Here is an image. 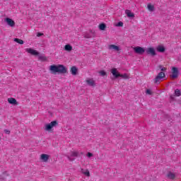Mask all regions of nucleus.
<instances>
[{
  "label": "nucleus",
  "mask_w": 181,
  "mask_h": 181,
  "mask_svg": "<svg viewBox=\"0 0 181 181\" xmlns=\"http://www.w3.org/2000/svg\"><path fill=\"white\" fill-rule=\"evenodd\" d=\"M79 155L80 153L78 152V151H71L66 154V157L69 160H70V162H73V160L76 159L75 158H77V156H78Z\"/></svg>",
  "instance_id": "3"
},
{
  "label": "nucleus",
  "mask_w": 181,
  "mask_h": 181,
  "mask_svg": "<svg viewBox=\"0 0 181 181\" xmlns=\"http://www.w3.org/2000/svg\"><path fill=\"white\" fill-rule=\"evenodd\" d=\"M111 73L112 74V76H114V77L115 78H118V77H119L120 74L119 72L118 71V70L117 69V68H113L111 69Z\"/></svg>",
  "instance_id": "13"
},
{
  "label": "nucleus",
  "mask_w": 181,
  "mask_h": 181,
  "mask_svg": "<svg viewBox=\"0 0 181 181\" xmlns=\"http://www.w3.org/2000/svg\"><path fill=\"white\" fill-rule=\"evenodd\" d=\"M25 52H27V53H29L30 54H32L33 56H39V52L36 51L33 48H26Z\"/></svg>",
  "instance_id": "9"
},
{
  "label": "nucleus",
  "mask_w": 181,
  "mask_h": 181,
  "mask_svg": "<svg viewBox=\"0 0 181 181\" xmlns=\"http://www.w3.org/2000/svg\"><path fill=\"white\" fill-rule=\"evenodd\" d=\"M64 50H66V52H71L73 47L70 44H67L64 46Z\"/></svg>",
  "instance_id": "20"
},
{
  "label": "nucleus",
  "mask_w": 181,
  "mask_h": 181,
  "mask_svg": "<svg viewBox=\"0 0 181 181\" xmlns=\"http://www.w3.org/2000/svg\"><path fill=\"white\" fill-rule=\"evenodd\" d=\"M37 36L38 37H40V36H43V34H42V33H38L37 35Z\"/></svg>",
  "instance_id": "35"
},
{
  "label": "nucleus",
  "mask_w": 181,
  "mask_h": 181,
  "mask_svg": "<svg viewBox=\"0 0 181 181\" xmlns=\"http://www.w3.org/2000/svg\"><path fill=\"white\" fill-rule=\"evenodd\" d=\"M170 78L175 79L179 77V69L176 67L172 68V73L170 75Z\"/></svg>",
  "instance_id": "6"
},
{
  "label": "nucleus",
  "mask_w": 181,
  "mask_h": 181,
  "mask_svg": "<svg viewBox=\"0 0 181 181\" xmlns=\"http://www.w3.org/2000/svg\"><path fill=\"white\" fill-rule=\"evenodd\" d=\"M58 124L59 123H57V121H52L50 123L45 124L43 128L47 132H52V131H53V128Z\"/></svg>",
  "instance_id": "2"
},
{
  "label": "nucleus",
  "mask_w": 181,
  "mask_h": 181,
  "mask_svg": "<svg viewBox=\"0 0 181 181\" xmlns=\"http://www.w3.org/2000/svg\"><path fill=\"white\" fill-rule=\"evenodd\" d=\"M147 54H151V56H156V51L153 47H148L146 50Z\"/></svg>",
  "instance_id": "12"
},
{
  "label": "nucleus",
  "mask_w": 181,
  "mask_h": 181,
  "mask_svg": "<svg viewBox=\"0 0 181 181\" xmlns=\"http://www.w3.org/2000/svg\"><path fill=\"white\" fill-rule=\"evenodd\" d=\"M175 95L177 97H180V96H181V91H180V90L176 89V90H175Z\"/></svg>",
  "instance_id": "28"
},
{
  "label": "nucleus",
  "mask_w": 181,
  "mask_h": 181,
  "mask_svg": "<svg viewBox=\"0 0 181 181\" xmlns=\"http://www.w3.org/2000/svg\"><path fill=\"white\" fill-rule=\"evenodd\" d=\"M125 13L128 18H135V14H134V13L130 10H125Z\"/></svg>",
  "instance_id": "18"
},
{
  "label": "nucleus",
  "mask_w": 181,
  "mask_h": 181,
  "mask_svg": "<svg viewBox=\"0 0 181 181\" xmlns=\"http://www.w3.org/2000/svg\"><path fill=\"white\" fill-rule=\"evenodd\" d=\"M38 59L40 60L41 62H46V60H47V58L45 55H39Z\"/></svg>",
  "instance_id": "24"
},
{
  "label": "nucleus",
  "mask_w": 181,
  "mask_h": 181,
  "mask_svg": "<svg viewBox=\"0 0 181 181\" xmlns=\"http://www.w3.org/2000/svg\"><path fill=\"white\" fill-rule=\"evenodd\" d=\"M86 156H87L88 158H93V156H94V154H93L92 153L88 152V153L86 154Z\"/></svg>",
  "instance_id": "31"
},
{
  "label": "nucleus",
  "mask_w": 181,
  "mask_h": 181,
  "mask_svg": "<svg viewBox=\"0 0 181 181\" xmlns=\"http://www.w3.org/2000/svg\"><path fill=\"white\" fill-rule=\"evenodd\" d=\"M14 42H16V43H18L19 45H23V40L19 38H15Z\"/></svg>",
  "instance_id": "27"
},
{
  "label": "nucleus",
  "mask_w": 181,
  "mask_h": 181,
  "mask_svg": "<svg viewBox=\"0 0 181 181\" xmlns=\"http://www.w3.org/2000/svg\"><path fill=\"white\" fill-rule=\"evenodd\" d=\"M4 132H5V134H6L7 135H9V134H11V132H10L9 130H8V129H5V130H4Z\"/></svg>",
  "instance_id": "33"
},
{
  "label": "nucleus",
  "mask_w": 181,
  "mask_h": 181,
  "mask_svg": "<svg viewBox=\"0 0 181 181\" xmlns=\"http://www.w3.org/2000/svg\"><path fill=\"white\" fill-rule=\"evenodd\" d=\"M49 158L50 156H49V154L42 153L40 156V160H41V162H44L45 163H46L48 162Z\"/></svg>",
  "instance_id": "8"
},
{
  "label": "nucleus",
  "mask_w": 181,
  "mask_h": 181,
  "mask_svg": "<svg viewBox=\"0 0 181 181\" xmlns=\"http://www.w3.org/2000/svg\"><path fill=\"white\" fill-rule=\"evenodd\" d=\"M158 69L160 71V73H165L168 70V68L165 67L163 65H159Z\"/></svg>",
  "instance_id": "23"
},
{
  "label": "nucleus",
  "mask_w": 181,
  "mask_h": 181,
  "mask_svg": "<svg viewBox=\"0 0 181 181\" xmlns=\"http://www.w3.org/2000/svg\"><path fill=\"white\" fill-rule=\"evenodd\" d=\"M8 103L9 104H12L13 105H18V101L16 100V99L13 98H8Z\"/></svg>",
  "instance_id": "17"
},
{
  "label": "nucleus",
  "mask_w": 181,
  "mask_h": 181,
  "mask_svg": "<svg viewBox=\"0 0 181 181\" xmlns=\"http://www.w3.org/2000/svg\"><path fill=\"white\" fill-rule=\"evenodd\" d=\"M3 175H4V176H9V174H8V172H4V173H3Z\"/></svg>",
  "instance_id": "34"
},
{
  "label": "nucleus",
  "mask_w": 181,
  "mask_h": 181,
  "mask_svg": "<svg viewBox=\"0 0 181 181\" xmlns=\"http://www.w3.org/2000/svg\"><path fill=\"white\" fill-rule=\"evenodd\" d=\"M80 172L81 173H82V175H83L84 176H86V177H90V170H88V169L81 168Z\"/></svg>",
  "instance_id": "14"
},
{
  "label": "nucleus",
  "mask_w": 181,
  "mask_h": 181,
  "mask_svg": "<svg viewBox=\"0 0 181 181\" xmlns=\"http://www.w3.org/2000/svg\"><path fill=\"white\" fill-rule=\"evenodd\" d=\"M78 69H77V67L72 66L71 69V73L73 76H76L77 74V71Z\"/></svg>",
  "instance_id": "22"
},
{
  "label": "nucleus",
  "mask_w": 181,
  "mask_h": 181,
  "mask_svg": "<svg viewBox=\"0 0 181 181\" xmlns=\"http://www.w3.org/2000/svg\"><path fill=\"white\" fill-rule=\"evenodd\" d=\"M49 70L51 74H66L67 73V69L64 67V65L58 64V65H50L49 66Z\"/></svg>",
  "instance_id": "1"
},
{
  "label": "nucleus",
  "mask_w": 181,
  "mask_h": 181,
  "mask_svg": "<svg viewBox=\"0 0 181 181\" xmlns=\"http://www.w3.org/2000/svg\"><path fill=\"white\" fill-rule=\"evenodd\" d=\"M107 28V25H105V24L102 23L99 25V29L100 30H105V28Z\"/></svg>",
  "instance_id": "26"
},
{
  "label": "nucleus",
  "mask_w": 181,
  "mask_h": 181,
  "mask_svg": "<svg viewBox=\"0 0 181 181\" xmlns=\"http://www.w3.org/2000/svg\"><path fill=\"white\" fill-rule=\"evenodd\" d=\"M86 84L90 86V87H95V81L93 78H88L86 80Z\"/></svg>",
  "instance_id": "10"
},
{
  "label": "nucleus",
  "mask_w": 181,
  "mask_h": 181,
  "mask_svg": "<svg viewBox=\"0 0 181 181\" xmlns=\"http://www.w3.org/2000/svg\"><path fill=\"white\" fill-rule=\"evenodd\" d=\"M107 47L109 50H112L113 52H121V47L114 44L109 45Z\"/></svg>",
  "instance_id": "7"
},
{
  "label": "nucleus",
  "mask_w": 181,
  "mask_h": 181,
  "mask_svg": "<svg viewBox=\"0 0 181 181\" xmlns=\"http://www.w3.org/2000/svg\"><path fill=\"white\" fill-rule=\"evenodd\" d=\"M147 8L150 12H153V11H155V6L151 4H148L147 5Z\"/></svg>",
  "instance_id": "21"
},
{
  "label": "nucleus",
  "mask_w": 181,
  "mask_h": 181,
  "mask_svg": "<svg viewBox=\"0 0 181 181\" xmlns=\"http://www.w3.org/2000/svg\"><path fill=\"white\" fill-rule=\"evenodd\" d=\"M167 177L168 179H170L171 180H173L174 179H176V174H175L172 171H170L167 173Z\"/></svg>",
  "instance_id": "16"
},
{
  "label": "nucleus",
  "mask_w": 181,
  "mask_h": 181,
  "mask_svg": "<svg viewBox=\"0 0 181 181\" xmlns=\"http://www.w3.org/2000/svg\"><path fill=\"white\" fill-rule=\"evenodd\" d=\"M95 32L93 30H90V33H86L84 35V37H86V39H90V37H95Z\"/></svg>",
  "instance_id": "15"
},
{
  "label": "nucleus",
  "mask_w": 181,
  "mask_h": 181,
  "mask_svg": "<svg viewBox=\"0 0 181 181\" xmlns=\"http://www.w3.org/2000/svg\"><path fill=\"white\" fill-rule=\"evenodd\" d=\"M4 22H6L8 26H11V28L15 26V21L12 20V18H6Z\"/></svg>",
  "instance_id": "11"
},
{
  "label": "nucleus",
  "mask_w": 181,
  "mask_h": 181,
  "mask_svg": "<svg viewBox=\"0 0 181 181\" xmlns=\"http://www.w3.org/2000/svg\"><path fill=\"white\" fill-rule=\"evenodd\" d=\"M99 74H100V76L104 77V76H107V72H105V71L104 70H101L99 71Z\"/></svg>",
  "instance_id": "29"
},
{
  "label": "nucleus",
  "mask_w": 181,
  "mask_h": 181,
  "mask_svg": "<svg viewBox=\"0 0 181 181\" xmlns=\"http://www.w3.org/2000/svg\"><path fill=\"white\" fill-rule=\"evenodd\" d=\"M119 77H121L122 78L128 79V78H129V74H120V76Z\"/></svg>",
  "instance_id": "25"
},
{
  "label": "nucleus",
  "mask_w": 181,
  "mask_h": 181,
  "mask_svg": "<svg viewBox=\"0 0 181 181\" xmlns=\"http://www.w3.org/2000/svg\"><path fill=\"white\" fill-rule=\"evenodd\" d=\"M116 26L122 27V26H124V23L119 21V22L116 25Z\"/></svg>",
  "instance_id": "32"
},
{
  "label": "nucleus",
  "mask_w": 181,
  "mask_h": 181,
  "mask_svg": "<svg viewBox=\"0 0 181 181\" xmlns=\"http://www.w3.org/2000/svg\"><path fill=\"white\" fill-rule=\"evenodd\" d=\"M166 77V74H165L164 72H160L158 74V75L154 78V83L156 84H159L160 81H163L165 80V78Z\"/></svg>",
  "instance_id": "4"
},
{
  "label": "nucleus",
  "mask_w": 181,
  "mask_h": 181,
  "mask_svg": "<svg viewBox=\"0 0 181 181\" xmlns=\"http://www.w3.org/2000/svg\"><path fill=\"white\" fill-rule=\"evenodd\" d=\"M146 93L148 95H152V90H151V89H147Z\"/></svg>",
  "instance_id": "30"
},
{
  "label": "nucleus",
  "mask_w": 181,
  "mask_h": 181,
  "mask_svg": "<svg viewBox=\"0 0 181 181\" xmlns=\"http://www.w3.org/2000/svg\"><path fill=\"white\" fill-rule=\"evenodd\" d=\"M157 52H159V53H163L165 52V47L163 45H158L156 47Z\"/></svg>",
  "instance_id": "19"
},
{
  "label": "nucleus",
  "mask_w": 181,
  "mask_h": 181,
  "mask_svg": "<svg viewBox=\"0 0 181 181\" xmlns=\"http://www.w3.org/2000/svg\"><path fill=\"white\" fill-rule=\"evenodd\" d=\"M133 50L136 54H140L142 55L144 53H145V48L139 46H136L133 47Z\"/></svg>",
  "instance_id": "5"
}]
</instances>
